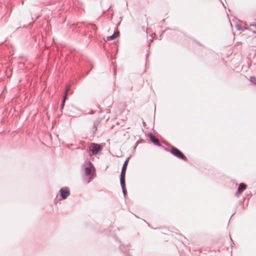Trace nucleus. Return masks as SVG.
Instances as JSON below:
<instances>
[{"label":"nucleus","instance_id":"20e7f679","mask_svg":"<svg viewBox=\"0 0 256 256\" xmlns=\"http://www.w3.org/2000/svg\"><path fill=\"white\" fill-rule=\"evenodd\" d=\"M151 142L154 143L155 145L158 146H160V144L158 140L154 135L152 133H150L149 135Z\"/></svg>","mask_w":256,"mask_h":256},{"label":"nucleus","instance_id":"9d476101","mask_svg":"<svg viewBox=\"0 0 256 256\" xmlns=\"http://www.w3.org/2000/svg\"><path fill=\"white\" fill-rule=\"evenodd\" d=\"M91 172H92V170H91L90 168V167L86 168L84 170V172H85L86 176H89Z\"/></svg>","mask_w":256,"mask_h":256},{"label":"nucleus","instance_id":"423d86ee","mask_svg":"<svg viewBox=\"0 0 256 256\" xmlns=\"http://www.w3.org/2000/svg\"><path fill=\"white\" fill-rule=\"evenodd\" d=\"M126 172V170H122L120 172V184H122V185L125 183Z\"/></svg>","mask_w":256,"mask_h":256},{"label":"nucleus","instance_id":"39448f33","mask_svg":"<svg viewBox=\"0 0 256 256\" xmlns=\"http://www.w3.org/2000/svg\"><path fill=\"white\" fill-rule=\"evenodd\" d=\"M246 184L244 183H240L238 187L236 195L238 196V194H240L244 190H246Z\"/></svg>","mask_w":256,"mask_h":256},{"label":"nucleus","instance_id":"f03ea898","mask_svg":"<svg viewBox=\"0 0 256 256\" xmlns=\"http://www.w3.org/2000/svg\"><path fill=\"white\" fill-rule=\"evenodd\" d=\"M60 196L62 199H66L70 194L68 188H62L60 190Z\"/></svg>","mask_w":256,"mask_h":256},{"label":"nucleus","instance_id":"4468645a","mask_svg":"<svg viewBox=\"0 0 256 256\" xmlns=\"http://www.w3.org/2000/svg\"><path fill=\"white\" fill-rule=\"evenodd\" d=\"M250 26H254L256 28V23L255 24H250Z\"/></svg>","mask_w":256,"mask_h":256},{"label":"nucleus","instance_id":"6e6552de","mask_svg":"<svg viewBox=\"0 0 256 256\" xmlns=\"http://www.w3.org/2000/svg\"><path fill=\"white\" fill-rule=\"evenodd\" d=\"M68 90V88H67L66 90L65 95H64V97L62 103L61 104V109L62 110L64 108V102H65V100H66V94H67Z\"/></svg>","mask_w":256,"mask_h":256},{"label":"nucleus","instance_id":"7ed1b4c3","mask_svg":"<svg viewBox=\"0 0 256 256\" xmlns=\"http://www.w3.org/2000/svg\"><path fill=\"white\" fill-rule=\"evenodd\" d=\"M92 151L94 154H98L102 149L100 144L92 143L91 144Z\"/></svg>","mask_w":256,"mask_h":256},{"label":"nucleus","instance_id":"dca6fc26","mask_svg":"<svg viewBox=\"0 0 256 256\" xmlns=\"http://www.w3.org/2000/svg\"><path fill=\"white\" fill-rule=\"evenodd\" d=\"M88 164L91 165L92 164V163L90 162H88Z\"/></svg>","mask_w":256,"mask_h":256},{"label":"nucleus","instance_id":"ddd939ff","mask_svg":"<svg viewBox=\"0 0 256 256\" xmlns=\"http://www.w3.org/2000/svg\"><path fill=\"white\" fill-rule=\"evenodd\" d=\"M96 130H97V128H96V124L94 123L92 128V132L94 133L96 131Z\"/></svg>","mask_w":256,"mask_h":256},{"label":"nucleus","instance_id":"2eb2a0df","mask_svg":"<svg viewBox=\"0 0 256 256\" xmlns=\"http://www.w3.org/2000/svg\"><path fill=\"white\" fill-rule=\"evenodd\" d=\"M142 123H143L144 126L145 124H146V122H143Z\"/></svg>","mask_w":256,"mask_h":256},{"label":"nucleus","instance_id":"f257e3e1","mask_svg":"<svg viewBox=\"0 0 256 256\" xmlns=\"http://www.w3.org/2000/svg\"><path fill=\"white\" fill-rule=\"evenodd\" d=\"M170 152L173 155L179 158L184 160H187L186 156L179 150L174 146H172Z\"/></svg>","mask_w":256,"mask_h":256},{"label":"nucleus","instance_id":"f8f14e48","mask_svg":"<svg viewBox=\"0 0 256 256\" xmlns=\"http://www.w3.org/2000/svg\"><path fill=\"white\" fill-rule=\"evenodd\" d=\"M250 80L255 84H256V78L254 76H250Z\"/></svg>","mask_w":256,"mask_h":256},{"label":"nucleus","instance_id":"0eeeda50","mask_svg":"<svg viewBox=\"0 0 256 256\" xmlns=\"http://www.w3.org/2000/svg\"><path fill=\"white\" fill-rule=\"evenodd\" d=\"M120 34V32L118 31H116L114 32V33L112 35L110 36L108 38V40H112L114 39L115 38H116V37L118 36Z\"/></svg>","mask_w":256,"mask_h":256},{"label":"nucleus","instance_id":"9b49d317","mask_svg":"<svg viewBox=\"0 0 256 256\" xmlns=\"http://www.w3.org/2000/svg\"><path fill=\"white\" fill-rule=\"evenodd\" d=\"M120 186L122 188V193H123L124 195L125 196L126 192V186H125V183H124V185H122V184H120Z\"/></svg>","mask_w":256,"mask_h":256},{"label":"nucleus","instance_id":"1a4fd4ad","mask_svg":"<svg viewBox=\"0 0 256 256\" xmlns=\"http://www.w3.org/2000/svg\"><path fill=\"white\" fill-rule=\"evenodd\" d=\"M128 159L129 158H128L124 162V164H123V166H122V170H124L126 171V167H127V166H128Z\"/></svg>","mask_w":256,"mask_h":256}]
</instances>
